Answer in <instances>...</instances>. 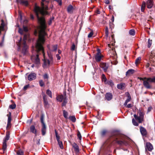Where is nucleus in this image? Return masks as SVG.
I'll list each match as a JSON object with an SVG mask.
<instances>
[{
	"label": "nucleus",
	"mask_w": 155,
	"mask_h": 155,
	"mask_svg": "<svg viewBox=\"0 0 155 155\" xmlns=\"http://www.w3.org/2000/svg\"><path fill=\"white\" fill-rule=\"evenodd\" d=\"M46 0H41V8L38 6L36 3L35 4L34 8V12L36 15L38 22L40 25V29L39 32L38 38L37 41L35 50H32V54L31 57V59H39L38 54L35 55V54L37 53L40 51H42L44 56L43 48L42 46L45 41L44 37L46 35V33L45 30L46 28V26L45 23V20L43 17H40L39 14L42 15L48 14V12L46 11L48 9V7L47 5L45 4L44 2Z\"/></svg>",
	"instance_id": "nucleus-1"
},
{
	"label": "nucleus",
	"mask_w": 155,
	"mask_h": 155,
	"mask_svg": "<svg viewBox=\"0 0 155 155\" xmlns=\"http://www.w3.org/2000/svg\"><path fill=\"white\" fill-rule=\"evenodd\" d=\"M48 56L49 58L51 59V61L48 59H46L45 58L43 60L44 63L43 65V67L44 68H48L50 65V64L53 63L52 61V57L51 55L48 54Z\"/></svg>",
	"instance_id": "nucleus-2"
},
{
	"label": "nucleus",
	"mask_w": 155,
	"mask_h": 155,
	"mask_svg": "<svg viewBox=\"0 0 155 155\" xmlns=\"http://www.w3.org/2000/svg\"><path fill=\"white\" fill-rule=\"evenodd\" d=\"M29 37V35L28 33L25 34L24 35L23 41L24 42L23 43V48L22 49V52L24 54H25L27 48H28V46L26 44V41Z\"/></svg>",
	"instance_id": "nucleus-3"
},
{
	"label": "nucleus",
	"mask_w": 155,
	"mask_h": 155,
	"mask_svg": "<svg viewBox=\"0 0 155 155\" xmlns=\"http://www.w3.org/2000/svg\"><path fill=\"white\" fill-rule=\"evenodd\" d=\"M41 121L42 124V128L41 129V131L42 132V134L43 135H45L46 130V125L44 122V117L42 115L41 117Z\"/></svg>",
	"instance_id": "nucleus-4"
},
{
	"label": "nucleus",
	"mask_w": 155,
	"mask_h": 155,
	"mask_svg": "<svg viewBox=\"0 0 155 155\" xmlns=\"http://www.w3.org/2000/svg\"><path fill=\"white\" fill-rule=\"evenodd\" d=\"M10 137V133L9 132H7L6 133V135L3 140V147L2 149L3 151L4 152L7 148V141L8 140Z\"/></svg>",
	"instance_id": "nucleus-5"
},
{
	"label": "nucleus",
	"mask_w": 155,
	"mask_h": 155,
	"mask_svg": "<svg viewBox=\"0 0 155 155\" xmlns=\"http://www.w3.org/2000/svg\"><path fill=\"white\" fill-rule=\"evenodd\" d=\"M42 95L43 100V104L45 108H48L49 107V104L47 98L45 93L42 92Z\"/></svg>",
	"instance_id": "nucleus-6"
},
{
	"label": "nucleus",
	"mask_w": 155,
	"mask_h": 155,
	"mask_svg": "<svg viewBox=\"0 0 155 155\" xmlns=\"http://www.w3.org/2000/svg\"><path fill=\"white\" fill-rule=\"evenodd\" d=\"M120 139V140H116V142L120 145H126L127 142L123 137H121Z\"/></svg>",
	"instance_id": "nucleus-7"
},
{
	"label": "nucleus",
	"mask_w": 155,
	"mask_h": 155,
	"mask_svg": "<svg viewBox=\"0 0 155 155\" xmlns=\"http://www.w3.org/2000/svg\"><path fill=\"white\" fill-rule=\"evenodd\" d=\"M144 78L146 79L145 81H143V85L147 89H150L151 87V86L149 84V81L147 80V78Z\"/></svg>",
	"instance_id": "nucleus-8"
},
{
	"label": "nucleus",
	"mask_w": 155,
	"mask_h": 155,
	"mask_svg": "<svg viewBox=\"0 0 155 155\" xmlns=\"http://www.w3.org/2000/svg\"><path fill=\"white\" fill-rule=\"evenodd\" d=\"M7 29L6 27L5 26L4 21L3 20H2V22L0 25V35L1 34V31H6Z\"/></svg>",
	"instance_id": "nucleus-9"
},
{
	"label": "nucleus",
	"mask_w": 155,
	"mask_h": 155,
	"mask_svg": "<svg viewBox=\"0 0 155 155\" xmlns=\"http://www.w3.org/2000/svg\"><path fill=\"white\" fill-rule=\"evenodd\" d=\"M36 77V74L35 73H31L28 75V80L31 81L35 79Z\"/></svg>",
	"instance_id": "nucleus-10"
},
{
	"label": "nucleus",
	"mask_w": 155,
	"mask_h": 155,
	"mask_svg": "<svg viewBox=\"0 0 155 155\" xmlns=\"http://www.w3.org/2000/svg\"><path fill=\"white\" fill-rule=\"evenodd\" d=\"M154 5V2L153 0H148L147 2V7L148 8H151Z\"/></svg>",
	"instance_id": "nucleus-11"
},
{
	"label": "nucleus",
	"mask_w": 155,
	"mask_h": 155,
	"mask_svg": "<svg viewBox=\"0 0 155 155\" xmlns=\"http://www.w3.org/2000/svg\"><path fill=\"white\" fill-rule=\"evenodd\" d=\"M97 50L98 52L97 54L95 55V59L97 61L99 62L101 61L102 57L100 54V50L98 49Z\"/></svg>",
	"instance_id": "nucleus-12"
},
{
	"label": "nucleus",
	"mask_w": 155,
	"mask_h": 155,
	"mask_svg": "<svg viewBox=\"0 0 155 155\" xmlns=\"http://www.w3.org/2000/svg\"><path fill=\"white\" fill-rule=\"evenodd\" d=\"M72 146L74 148L75 153L77 154L79 151V147L78 145L76 143H74L72 144Z\"/></svg>",
	"instance_id": "nucleus-13"
},
{
	"label": "nucleus",
	"mask_w": 155,
	"mask_h": 155,
	"mask_svg": "<svg viewBox=\"0 0 155 155\" xmlns=\"http://www.w3.org/2000/svg\"><path fill=\"white\" fill-rule=\"evenodd\" d=\"M140 131L142 136H146L147 134V131L146 129L142 126L140 127Z\"/></svg>",
	"instance_id": "nucleus-14"
},
{
	"label": "nucleus",
	"mask_w": 155,
	"mask_h": 155,
	"mask_svg": "<svg viewBox=\"0 0 155 155\" xmlns=\"http://www.w3.org/2000/svg\"><path fill=\"white\" fill-rule=\"evenodd\" d=\"M101 67L105 72H106L107 71V69L108 67V65L106 63H103L101 64Z\"/></svg>",
	"instance_id": "nucleus-15"
},
{
	"label": "nucleus",
	"mask_w": 155,
	"mask_h": 155,
	"mask_svg": "<svg viewBox=\"0 0 155 155\" xmlns=\"http://www.w3.org/2000/svg\"><path fill=\"white\" fill-rule=\"evenodd\" d=\"M17 2L20 4L27 6L28 5V2L27 0H16Z\"/></svg>",
	"instance_id": "nucleus-16"
},
{
	"label": "nucleus",
	"mask_w": 155,
	"mask_h": 155,
	"mask_svg": "<svg viewBox=\"0 0 155 155\" xmlns=\"http://www.w3.org/2000/svg\"><path fill=\"white\" fill-rule=\"evenodd\" d=\"M74 8L72 5H69L67 8V11L68 13L72 14L73 12Z\"/></svg>",
	"instance_id": "nucleus-17"
},
{
	"label": "nucleus",
	"mask_w": 155,
	"mask_h": 155,
	"mask_svg": "<svg viewBox=\"0 0 155 155\" xmlns=\"http://www.w3.org/2000/svg\"><path fill=\"white\" fill-rule=\"evenodd\" d=\"M112 94L110 93H107L105 95L106 99L107 101L110 100L112 98Z\"/></svg>",
	"instance_id": "nucleus-18"
},
{
	"label": "nucleus",
	"mask_w": 155,
	"mask_h": 155,
	"mask_svg": "<svg viewBox=\"0 0 155 155\" xmlns=\"http://www.w3.org/2000/svg\"><path fill=\"white\" fill-rule=\"evenodd\" d=\"M146 148H147L149 151H151L153 149L152 145L150 143H147L146 145Z\"/></svg>",
	"instance_id": "nucleus-19"
},
{
	"label": "nucleus",
	"mask_w": 155,
	"mask_h": 155,
	"mask_svg": "<svg viewBox=\"0 0 155 155\" xmlns=\"http://www.w3.org/2000/svg\"><path fill=\"white\" fill-rule=\"evenodd\" d=\"M127 98L126 100V101L124 103V105L125 106H126V105H127V103L129 102L131 100V97L130 95L129 94V93L128 92H127Z\"/></svg>",
	"instance_id": "nucleus-20"
},
{
	"label": "nucleus",
	"mask_w": 155,
	"mask_h": 155,
	"mask_svg": "<svg viewBox=\"0 0 155 155\" xmlns=\"http://www.w3.org/2000/svg\"><path fill=\"white\" fill-rule=\"evenodd\" d=\"M134 117L135 119L138 121L139 123H141L143 119L139 116H137L136 114H134Z\"/></svg>",
	"instance_id": "nucleus-21"
},
{
	"label": "nucleus",
	"mask_w": 155,
	"mask_h": 155,
	"mask_svg": "<svg viewBox=\"0 0 155 155\" xmlns=\"http://www.w3.org/2000/svg\"><path fill=\"white\" fill-rule=\"evenodd\" d=\"M125 87V84L124 83H120V84H118L117 85V88L120 89H124Z\"/></svg>",
	"instance_id": "nucleus-22"
},
{
	"label": "nucleus",
	"mask_w": 155,
	"mask_h": 155,
	"mask_svg": "<svg viewBox=\"0 0 155 155\" xmlns=\"http://www.w3.org/2000/svg\"><path fill=\"white\" fill-rule=\"evenodd\" d=\"M11 112H9V114L7 115L8 117L7 126H8L9 125H10L11 124Z\"/></svg>",
	"instance_id": "nucleus-23"
},
{
	"label": "nucleus",
	"mask_w": 155,
	"mask_h": 155,
	"mask_svg": "<svg viewBox=\"0 0 155 155\" xmlns=\"http://www.w3.org/2000/svg\"><path fill=\"white\" fill-rule=\"evenodd\" d=\"M31 132L36 134L37 132V130L35 128V126L34 125L31 126L30 127Z\"/></svg>",
	"instance_id": "nucleus-24"
},
{
	"label": "nucleus",
	"mask_w": 155,
	"mask_h": 155,
	"mask_svg": "<svg viewBox=\"0 0 155 155\" xmlns=\"http://www.w3.org/2000/svg\"><path fill=\"white\" fill-rule=\"evenodd\" d=\"M134 70L133 69H130L128 70L126 73V75H130L134 73Z\"/></svg>",
	"instance_id": "nucleus-25"
},
{
	"label": "nucleus",
	"mask_w": 155,
	"mask_h": 155,
	"mask_svg": "<svg viewBox=\"0 0 155 155\" xmlns=\"http://www.w3.org/2000/svg\"><path fill=\"white\" fill-rule=\"evenodd\" d=\"M51 51H55L57 50L58 48V45H53L51 46Z\"/></svg>",
	"instance_id": "nucleus-26"
},
{
	"label": "nucleus",
	"mask_w": 155,
	"mask_h": 155,
	"mask_svg": "<svg viewBox=\"0 0 155 155\" xmlns=\"http://www.w3.org/2000/svg\"><path fill=\"white\" fill-rule=\"evenodd\" d=\"M146 3L145 2H143L142 3V4L141 7V11L143 12L145 9L146 7Z\"/></svg>",
	"instance_id": "nucleus-27"
},
{
	"label": "nucleus",
	"mask_w": 155,
	"mask_h": 155,
	"mask_svg": "<svg viewBox=\"0 0 155 155\" xmlns=\"http://www.w3.org/2000/svg\"><path fill=\"white\" fill-rule=\"evenodd\" d=\"M63 96L62 95H59L57 97V100L58 101L61 102L63 99Z\"/></svg>",
	"instance_id": "nucleus-28"
},
{
	"label": "nucleus",
	"mask_w": 155,
	"mask_h": 155,
	"mask_svg": "<svg viewBox=\"0 0 155 155\" xmlns=\"http://www.w3.org/2000/svg\"><path fill=\"white\" fill-rule=\"evenodd\" d=\"M150 83H155V77L153 78H147Z\"/></svg>",
	"instance_id": "nucleus-29"
},
{
	"label": "nucleus",
	"mask_w": 155,
	"mask_h": 155,
	"mask_svg": "<svg viewBox=\"0 0 155 155\" xmlns=\"http://www.w3.org/2000/svg\"><path fill=\"white\" fill-rule=\"evenodd\" d=\"M16 154V155H23L24 152L21 150H19L17 151Z\"/></svg>",
	"instance_id": "nucleus-30"
},
{
	"label": "nucleus",
	"mask_w": 155,
	"mask_h": 155,
	"mask_svg": "<svg viewBox=\"0 0 155 155\" xmlns=\"http://www.w3.org/2000/svg\"><path fill=\"white\" fill-rule=\"evenodd\" d=\"M46 94L48 95L49 97H50L52 98V94L51 92L49 89H48L46 91Z\"/></svg>",
	"instance_id": "nucleus-31"
},
{
	"label": "nucleus",
	"mask_w": 155,
	"mask_h": 155,
	"mask_svg": "<svg viewBox=\"0 0 155 155\" xmlns=\"http://www.w3.org/2000/svg\"><path fill=\"white\" fill-rule=\"evenodd\" d=\"M69 118L73 122H75L76 121V119L74 116H70Z\"/></svg>",
	"instance_id": "nucleus-32"
},
{
	"label": "nucleus",
	"mask_w": 155,
	"mask_h": 155,
	"mask_svg": "<svg viewBox=\"0 0 155 155\" xmlns=\"http://www.w3.org/2000/svg\"><path fill=\"white\" fill-rule=\"evenodd\" d=\"M141 58L140 57H139L137 58L135 61V63L136 64H138L140 63V61L141 60Z\"/></svg>",
	"instance_id": "nucleus-33"
},
{
	"label": "nucleus",
	"mask_w": 155,
	"mask_h": 155,
	"mask_svg": "<svg viewBox=\"0 0 155 155\" xmlns=\"http://www.w3.org/2000/svg\"><path fill=\"white\" fill-rule=\"evenodd\" d=\"M129 34L131 35H134L135 34V31L134 29H131L129 31Z\"/></svg>",
	"instance_id": "nucleus-34"
},
{
	"label": "nucleus",
	"mask_w": 155,
	"mask_h": 155,
	"mask_svg": "<svg viewBox=\"0 0 155 155\" xmlns=\"http://www.w3.org/2000/svg\"><path fill=\"white\" fill-rule=\"evenodd\" d=\"M132 123L135 126H138V124L136 121L133 118L132 120Z\"/></svg>",
	"instance_id": "nucleus-35"
},
{
	"label": "nucleus",
	"mask_w": 155,
	"mask_h": 155,
	"mask_svg": "<svg viewBox=\"0 0 155 155\" xmlns=\"http://www.w3.org/2000/svg\"><path fill=\"white\" fill-rule=\"evenodd\" d=\"M58 144L59 146L60 147L61 149H62L63 148V143H62V142L61 141H60L59 142H58Z\"/></svg>",
	"instance_id": "nucleus-36"
},
{
	"label": "nucleus",
	"mask_w": 155,
	"mask_h": 155,
	"mask_svg": "<svg viewBox=\"0 0 155 155\" xmlns=\"http://www.w3.org/2000/svg\"><path fill=\"white\" fill-rule=\"evenodd\" d=\"M63 115L65 118H68V113L65 110H63Z\"/></svg>",
	"instance_id": "nucleus-37"
},
{
	"label": "nucleus",
	"mask_w": 155,
	"mask_h": 155,
	"mask_svg": "<svg viewBox=\"0 0 155 155\" xmlns=\"http://www.w3.org/2000/svg\"><path fill=\"white\" fill-rule=\"evenodd\" d=\"M16 105L15 104H11L9 106V108L12 109H14L16 107Z\"/></svg>",
	"instance_id": "nucleus-38"
},
{
	"label": "nucleus",
	"mask_w": 155,
	"mask_h": 155,
	"mask_svg": "<svg viewBox=\"0 0 155 155\" xmlns=\"http://www.w3.org/2000/svg\"><path fill=\"white\" fill-rule=\"evenodd\" d=\"M152 43V40H150L149 39H148V48H150L151 46Z\"/></svg>",
	"instance_id": "nucleus-39"
},
{
	"label": "nucleus",
	"mask_w": 155,
	"mask_h": 155,
	"mask_svg": "<svg viewBox=\"0 0 155 155\" xmlns=\"http://www.w3.org/2000/svg\"><path fill=\"white\" fill-rule=\"evenodd\" d=\"M39 83L41 87H42L44 85V83L42 80H40L39 81Z\"/></svg>",
	"instance_id": "nucleus-40"
},
{
	"label": "nucleus",
	"mask_w": 155,
	"mask_h": 155,
	"mask_svg": "<svg viewBox=\"0 0 155 155\" xmlns=\"http://www.w3.org/2000/svg\"><path fill=\"white\" fill-rule=\"evenodd\" d=\"M77 136L80 140H81V136L79 131H78V132Z\"/></svg>",
	"instance_id": "nucleus-41"
},
{
	"label": "nucleus",
	"mask_w": 155,
	"mask_h": 155,
	"mask_svg": "<svg viewBox=\"0 0 155 155\" xmlns=\"http://www.w3.org/2000/svg\"><path fill=\"white\" fill-rule=\"evenodd\" d=\"M102 81H104V82H105L106 81V78L104 74L102 75Z\"/></svg>",
	"instance_id": "nucleus-42"
},
{
	"label": "nucleus",
	"mask_w": 155,
	"mask_h": 155,
	"mask_svg": "<svg viewBox=\"0 0 155 155\" xmlns=\"http://www.w3.org/2000/svg\"><path fill=\"white\" fill-rule=\"evenodd\" d=\"M93 34V31H91L88 35V37L89 38H91Z\"/></svg>",
	"instance_id": "nucleus-43"
},
{
	"label": "nucleus",
	"mask_w": 155,
	"mask_h": 155,
	"mask_svg": "<svg viewBox=\"0 0 155 155\" xmlns=\"http://www.w3.org/2000/svg\"><path fill=\"white\" fill-rule=\"evenodd\" d=\"M75 46L74 44H73L72 45L71 50L72 51L74 50H75Z\"/></svg>",
	"instance_id": "nucleus-44"
},
{
	"label": "nucleus",
	"mask_w": 155,
	"mask_h": 155,
	"mask_svg": "<svg viewBox=\"0 0 155 155\" xmlns=\"http://www.w3.org/2000/svg\"><path fill=\"white\" fill-rule=\"evenodd\" d=\"M143 119V114L140 111L139 112V116Z\"/></svg>",
	"instance_id": "nucleus-45"
},
{
	"label": "nucleus",
	"mask_w": 155,
	"mask_h": 155,
	"mask_svg": "<svg viewBox=\"0 0 155 155\" xmlns=\"http://www.w3.org/2000/svg\"><path fill=\"white\" fill-rule=\"evenodd\" d=\"M105 32L107 36H108V29L107 27L105 29Z\"/></svg>",
	"instance_id": "nucleus-46"
},
{
	"label": "nucleus",
	"mask_w": 155,
	"mask_h": 155,
	"mask_svg": "<svg viewBox=\"0 0 155 155\" xmlns=\"http://www.w3.org/2000/svg\"><path fill=\"white\" fill-rule=\"evenodd\" d=\"M67 101L66 100L64 99V100L63 102L62 103V106H65L66 104L67 103Z\"/></svg>",
	"instance_id": "nucleus-47"
},
{
	"label": "nucleus",
	"mask_w": 155,
	"mask_h": 155,
	"mask_svg": "<svg viewBox=\"0 0 155 155\" xmlns=\"http://www.w3.org/2000/svg\"><path fill=\"white\" fill-rule=\"evenodd\" d=\"M43 78L45 79H48V75L47 74H45L43 76Z\"/></svg>",
	"instance_id": "nucleus-48"
},
{
	"label": "nucleus",
	"mask_w": 155,
	"mask_h": 155,
	"mask_svg": "<svg viewBox=\"0 0 155 155\" xmlns=\"http://www.w3.org/2000/svg\"><path fill=\"white\" fill-rule=\"evenodd\" d=\"M23 30H22L20 28H19V29L18 32L21 35H22L23 34Z\"/></svg>",
	"instance_id": "nucleus-49"
},
{
	"label": "nucleus",
	"mask_w": 155,
	"mask_h": 155,
	"mask_svg": "<svg viewBox=\"0 0 155 155\" xmlns=\"http://www.w3.org/2000/svg\"><path fill=\"white\" fill-rule=\"evenodd\" d=\"M4 37H3V39L2 41L0 43V47H2L3 45Z\"/></svg>",
	"instance_id": "nucleus-50"
},
{
	"label": "nucleus",
	"mask_w": 155,
	"mask_h": 155,
	"mask_svg": "<svg viewBox=\"0 0 155 155\" xmlns=\"http://www.w3.org/2000/svg\"><path fill=\"white\" fill-rule=\"evenodd\" d=\"M106 133V130H103L101 132V135L102 136H104L105 135Z\"/></svg>",
	"instance_id": "nucleus-51"
},
{
	"label": "nucleus",
	"mask_w": 155,
	"mask_h": 155,
	"mask_svg": "<svg viewBox=\"0 0 155 155\" xmlns=\"http://www.w3.org/2000/svg\"><path fill=\"white\" fill-rule=\"evenodd\" d=\"M132 105L131 104H127L125 106L127 108H130L132 107Z\"/></svg>",
	"instance_id": "nucleus-52"
},
{
	"label": "nucleus",
	"mask_w": 155,
	"mask_h": 155,
	"mask_svg": "<svg viewBox=\"0 0 155 155\" xmlns=\"http://www.w3.org/2000/svg\"><path fill=\"white\" fill-rule=\"evenodd\" d=\"M23 31H24L25 32H26L28 31L27 28L25 26H23Z\"/></svg>",
	"instance_id": "nucleus-53"
},
{
	"label": "nucleus",
	"mask_w": 155,
	"mask_h": 155,
	"mask_svg": "<svg viewBox=\"0 0 155 155\" xmlns=\"http://www.w3.org/2000/svg\"><path fill=\"white\" fill-rule=\"evenodd\" d=\"M29 84L26 85L24 87L23 89L24 90H26L27 89L28 87H29Z\"/></svg>",
	"instance_id": "nucleus-54"
},
{
	"label": "nucleus",
	"mask_w": 155,
	"mask_h": 155,
	"mask_svg": "<svg viewBox=\"0 0 155 155\" xmlns=\"http://www.w3.org/2000/svg\"><path fill=\"white\" fill-rule=\"evenodd\" d=\"M56 57L57 58V59L58 60H59L61 59V57L59 56V54H57L56 55Z\"/></svg>",
	"instance_id": "nucleus-55"
},
{
	"label": "nucleus",
	"mask_w": 155,
	"mask_h": 155,
	"mask_svg": "<svg viewBox=\"0 0 155 155\" xmlns=\"http://www.w3.org/2000/svg\"><path fill=\"white\" fill-rule=\"evenodd\" d=\"M56 139L58 142L60 141V136H57L56 137Z\"/></svg>",
	"instance_id": "nucleus-56"
},
{
	"label": "nucleus",
	"mask_w": 155,
	"mask_h": 155,
	"mask_svg": "<svg viewBox=\"0 0 155 155\" xmlns=\"http://www.w3.org/2000/svg\"><path fill=\"white\" fill-rule=\"evenodd\" d=\"M57 2L58 3L59 5H61L62 4V2L61 0H58L57 1Z\"/></svg>",
	"instance_id": "nucleus-57"
},
{
	"label": "nucleus",
	"mask_w": 155,
	"mask_h": 155,
	"mask_svg": "<svg viewBox=\"0 0 155 155\" xmlns=\"http://www.w3.org/2000/svg\"><path fill=\"white\" fill-rule=\"evenodd\" d=\"M104 2L107 4H108L110 3V1L109 0H105Z\"/></svg>",
	"instance_id": "nucleus-58"
},
{
	"label": "nucleus",
	"mask_w": 155,
	"mask_h": 155,
	"mask_svg": "<svg viewBox=\"0 0 155 155\" xmlns=\"http://www.w3.org/2000/svg\"><path fill=\"white\" fill-rule=\"evenodd\" d=\"M152 108L151 107H149L147 109V111L148 112H150Z\"/></svg>",
	"instance_id": "nucleus-59"
},
{
	"label": "nucleus",
	"mask_w": 155,
	"mask_h": 155,
	"mask_svg": "<svg viewBox=\"0 0 155 155\" xmlns=\"http://www.w3.org/2000/svg\"><path fill=\"white\" fill-rule=\"evenodd\" d=\"M31 19L32 20L34 19V17L32 14L30 15Z\"/></svg>",
	"instance_id": "nucleus-60"
},
{
	"label": "nucleus",
	"mask_w": 155,
	"mask_h": 155,
	"mask_svg": "<svg viewBox=\"0 0 155 155\" xmlns=\"http://www.w3.org/2000/svg\"><path fill=\"white\" fill-rule=\"evenodd\" d=\"M139 78L141 80H142L143 81H145L146 79L144 78Z\"/></svg>",
	"instance_id": "nucleus-61"
},
{
	"label": "nucleus",
	"mask_w": 155,
	"mask_h": 155,
	"mask_svg": "<svg viewBox=\"0 0 155 155\" xmlns=\"http://www.w3.org/2000/svg\"><path fill=\"white\" fill-rule=\"evenodd\" d=\"M150 65V64L149 63H147L146 65V67L147 68H148V67H149Z\"/></svg>",
	"instance_id": "nucleus-62"
},
{
	"label": "nucleus",
	"mask_w": 155,
	"mask_h": 155,
	"mask_svg": "<svg viewBox=\"0 0 155 155\" xmlns=\"http://www.w3.org/2000/svg\"><path fill=\"white\" fill-rule=\"evenodd\" d=\"M109 82L111 85H113V82L112 81H109Z\"/></svg>",
	"instance_id": "nucleus-63"
},
{
	"label": "nucleus",
	"mask_w": 155,
	"mask_h": 155,
	"mask_svg": "<svg viewBox=\"0 0 155 155\" xmlns=\"http://www.w3.org/2000/svg\"><path fill=\"white\" fill-rule=\"evenodd\" d=\"M52 23V21L51 20H50L49 21H48V24L49 25H50Z\"/></svg>",
	"instance_id": "nucleus-64"
}]
</instances>
